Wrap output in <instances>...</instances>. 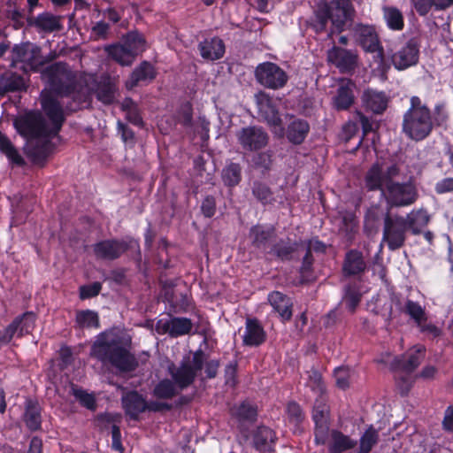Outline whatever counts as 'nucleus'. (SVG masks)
<instances>
[{
  "label": "nucleus",
  "instance_id": "nucleus-1",
  "mask_svg": "<svg viewBox=\"0 0 453 453\" xmlns=\"http://www.w3.org/2000/svg\"><path fill=\"white\" fill-rule=\"evenodd\" d=\"M400 172L396 164L383 171L379 163H374L365 173V188L367 191H380L389 209L411 206L418 200V191L411 179L405 181L395 180Z\"/></svg>",
  "mask_w": 453,
  "mask_h": 453
},
{
  "label": "nucleus",
  "instance_id": "nucleus-2",
  "mask_svg": "<svg viewBox=\"0 0 453 453\" xmlns=\"http://www.w3.org/2000/svg\"><path fill=\"white\" fill-rule=\"evenodd\" d=\"M41 106L51 123L50 127L42 112L29 110L13 120L16 132L27 142L40 139H51L58 134L65 121L63 107L51 92L42 91Z\"/></svg>",
  "mask_w": 453,
  "mask_h": 453
},
{
  "label": "nucleus",
  "instance_id": "nucleus-3",
  "mask_svg": "<svg viewBox=\"0 0 453 453\" xmlns=\"http://www.w3.org/2000/svg\"><path fill=\"white\" fill-rule=\"evenodd\" d=\"M204 358L205 353L198 349L193 353L191 361L189 357H185L179 365L170 363L167 372L171 378L160 380L152 389L151 394L156 401L172 400L190 387L196 381L197 373L203 368Z\"/></svg>",
  "mask_w": 453,
  "mask_h": 453
},
{
  "label": "nucleus",
  "instance_id": "nucleus-4",
  "mask_svg": "<svg viewBox=\"0 0 453 453\" xmlns=\"http://www.w3.org/2000/svg\"><path fill=\"white\" fill-rule=\"evenodd\" d=\"M90 356L120 372H132L138 367L135 357L124 346L122 338L112 331H104L97 335Z\"/></svg>",
  "mask_w": 453,
  "mask_h": 453
},
{
  "label": "nucleus",
  "instance_id": "nucleus-5",
  "mask_svg": "<svg viewBox=\"0 0 453 453\" xmlns=\"http://www.w3.org/2000/svg\"><path fill=\"white\" fill-rule=\"evenodd\" d=\"M42 76L57 96L72 97V102L65 105L67 111H77L88 102V94L77 89L76 76L65 62L59 61L48 65L42 70Z\"/></svg>",
  "mask_w": 453,
  "mask_h": 453
},
{
  "label": "nucleus",
  "instance_id": "nucleus-6",
  "mask_svg": "<svg viewBox=\"0 0 453 453\" xmlns=\"http://www.w3.org/2000/svg\"><path fill=\"white\" fill-rule=\"evenodd\" d=\"M353 6L350 0H331L317 6L313 15L307 21L308 27L317 35L326 31L329 21L332 23L328 35L340 34L345 30L347 21L351 19Z\"/></svg>",
  "mask_w": 453,
  "mask_h": 453
},
{
  "label": "nucleus",
  "instance_id": "nucleus-7",
  "mask_svg": "<svg viewBox=\"0 0 453 453\" xmlns=\"http://www.w3.org/2000/svg\"><path fill=\"white\" fill-rule=\"evenodd\" d=\"M434 129L430 109L418 96L410 99V107L403 116L402 131L410 139L420 142L427 138Z\"/></svg>",
  "mask_w": 453,
  "mask_h": 453
},
{
  "label": "nucleus",
  "instance_id": "nucleus-8",
  "mask_svg": "<svg viewBox=\"0 0 453 453\" xmlns=\"http://www.w3.org/2000/svg\"><path fill=\"white\" fill-rule=\"evenodd\" d=\"M355 43L365 53L375 54V61L383 72L388 69L385 63V51L375 25L358 22L351 28Z\"/></svg>",
  "mask_w": 453,
  "mask_h": 453
},
{
  "label": "nucleus",
  "instance_id": "nucleus-9",
  "mask_svg": "<svg viewBox=\"0 0 453 453\" xmlns=\"http://www.w3.org/2000/svg\"><path fill=\"white\" fill-rule=\"evenodd\" d=\"M121 405L126 416L131 420L139 421L140 415L145 411L163 412L173 409V403L160 401L147 402L137 390H130L121 396Z\"/></svg>",
  "mask_w": 453,
  "mask_h": 453
},
{
  "label": "nucleus",
  "instance_id": "nucleus-10",
  "mask_svg": "<svg viewBox=\"0 0 453 453\" xmlns=\"http://www.w3.org/2000/svg\"><path fill=\"white\" fill-rule=\"evenodd\" d=\"M231 418L234 421L236 428L244 442L250 439V428L258 418L257 405L246 399L234 404L229 410Z\"/></svg>",
  "mask_w": 453,
  "mask_h": 453
},
{
  "label": "nucleus",
  "instance_id": "nucleus-11",
  "mask_svg": "<svg viewBox=\"0 0 453 453\" xmlns=\"http://www.w3.org/2000/svg\"><path fill=\"white\" fill-rule=\"evenodd\" d=\"M37 316L34 311H25L15 317L8 326L0 330V345H8L14 336L21 339L31 334Z\"/></svg>",
  "mask_w": 453,
  "mask_h": 453
},
{
  "label": "nucleus",
  "instance_id": "nucleus-12",
  "mask_svg": "<svg viewBox=\"0 0 453 453\" xmlns=\"http://www.w3.org/2000/svg\"><path fill=\"white\" fill-rule=\"evenodd\" d=\"M256 81L262 87L277 90L288 83V73L276 63L265 61L257 65L254 71Z\"/></svg>",
  "mask_w": 453,
  "mask_h": 453
},
{
  "label": "nucleus",
  "instance_id": "nucleus-13",
  "mask_svg": "<svg viewBox=\"0 0 453 453\" xmlns=\"http://www.w3.org/2000/svg\"><path fill=\"white\" fill-rule=\"evenodd\" d=\"M330 408L327 404V398L316 397L311 412V418L314 423V443L325 445L328 441L330 429Z\"/></svg>",
  "mask_w": 453,
  "mask_h": 453
},
{
  "label": "nucleus",
  "instance_id": "nucleus-14",
  "mask_svg": "<svg viewBox=\"0 0 453 453\" xmlns=\"http://www.w3.org/2000/svg\"><path fill=\"white\" fill-rule=\"evenodd\" d=\"M421 39L418 36L409 38L396 51L391 54L390 61L397 71H404L415 66L419 61Z\"/></svg>",
  "mask_w": 453,
  "mask_h": 453
},
{
  "label": "nucleus",
  "instance_id": "nucleus-15",
  "mask_svg": "<svg viewBox=\"0 0 453 453\" xmlns=\"http://www.w3.org/2000/svg\"><path fill=\"white\" fill-rule=\"evenodd\" d=\"M239 145L244 151L257 152L265 149L269 142V134L261 126L242 127L236 133Z\"/></svg>",
  "mask_w": 453,
  "mask_h": 453
},
{
  "label": "nucleus",
  "instance_id": "nucleus-16",
  "mask_svg": "<svg viewBox=\"0 0 453 453\" xmlns=\"http://www.w3.org/2000/svg\"><path fill=\"white\" fill-rule=\"evenodd\" d=\"M409 230L403 216L391 217L388 212L384 218L383 241L390 250H395L404 245L406 232Z\"/></svg>",
  "mask_w": 453,
  "mask_h": 453
},
{
  "label": "nucleus",
  "instance_id": "nucleus-17",
  "mask_svg": "<svg viewBox=\"0 0 453 453\" xmlns=\"http://www.w3.org/2000/svg\"><path fill=\"white\" fill-rule=\"evenodd\" d=\"M13 63H23L30 71L38 72L44 65L42 60L41 48L30 42L15 44L12 49Z\"/></svg>",
  "mask_w": 453,
  "mask_h": 453
},
{
  "label": "nucleus",
  "instance_id": "nucleus-18",
  "mask_svg": "<svg viewBox=\"0 0 453 453\" xmlns=\"http://www.w3.org/2000/svg\"><path fill=\"white\" fill-rule=\"evenodd\" d=\"M130 249V244L123 239H105L93 245V253L97 259L113 261L119 258Z\"/></svg>",
  "mask_w": 453,
  "mask_h": 453
},
{
  "label": "nucleus",
  "instance_id": "nucleus-19",
  "mask_svg": "<svg viewBox=\"0 0 453 453\" xmlns=\"http://www.w3.org/2000/svg\"><path fill=\"white\" fill-rule=\"evenodd\" d=\"M63 19L61 15L44 11L36 16L28 15L26 22L28 27L35 28L39 34H52L63 30Z\"/></svg>",
  "mask_w": 453,
  "mask_h": 453
},
{
  "label": "nucleus",
  "instance_id": "nucleus-20",
  "mask_svg": "<svg viewBox=\"0 0 453 453\" xmlns=\"http://www.w3.org/2000/svg\"><path fill=\"white\" fill-rule=\"evenodd\" d=\"M278 441L276 432L265 425H259L252 431L250 430L251 447L259 453H273Z\"/></svg>",
  "mask_w": 453,
  "mask_h": 453
},
{
  "label": "nucleus",
  "instance_id": "nucleus-21",
  "mask_svg": "<svg viewBox=\"0 0 453 453\" xmlns=\"http://www.w3.org/2000/svg\"><path fill=\"white\" fill-rule=\"evenodd\" d=\"M327 59L341 73L349 74L357 66L358 56L354 50L334 46L328 50Z\"/></svg>",
  "mask_w": 453,
  "mask_h": 453
},
{
  "label": "nucleus",
  "instance_id": "nucleus-22",
  "mask_svg": "<svg viewBox=\"0 0 453 453\" xmlns=\"http://www.w3.org/2000/svg\"><path fill=\"white\" fill-rule=\"evenodd\" d=\"M355 82L350 79H342L335 95L332 98V106L338 111L349 110L355 103Z\"/></svg>",
  "mask_w": 453,
  "mask_h": 453
},
{
  "label": "nucleus",
  "instance_id": "nucleus-23",
  "mask_svg": "<svg viewBox=\"0 0 453 453\" xmlns=\"http://www.w3.org/2000/svg\"><path fill=\"white\" fill-rule=\"evenodd\" d=\"M155 66L149 61H142L131 73L128 80L126 81V88L132 90L140 85H148L157 77Z\"/></svg>",
  "mask_w": 453,
  "mask_h": 453
},
{
  "label": "nucleus",
  "instance_id": "nucleus-24",
  "mask_svg": "<svg viewBox=\"0 0 453 453\" xmlns=\"http://www.w3.org/2000/svg\"><path fill=\"white\" fill-rule=\"evenodd\" d=\"M367 270V263L365 260L363 252L351 249L345 253L342 262V272L344 277L349 278L359 276Z\"/></svg>",
  "mask_w": 453,
  "mask_h": 453
},
{
  "label": "nucleus",
  "instance_id": "nucleus-25",
  "mask_svg": "<svg viewBox=\"0 0 453 453\" xmlns=\"http://www.w3.org/2000/svg\"><path fill=\"white\" fill-rule=\"evenodd\" d=\"M197 49L201 58L211 62L221 59L226 53L225 42L219 36L204 38L198 43Z\"/></svg>",
  "mask_w": 453,
  "mask_h": 453
},
{
  "label": "nucleus",
  "instance_id": "nucleus-26",
  "mask_svg": "<svg viewBox=\"0 0 453 453\" xmlns=\"http://www.w3.org/2000/svg\"><path fill=\"white\" fill-rule=\"evenodd\" d=\"M267 300L273 311L279 314L281 322L286 323L292 319L294 303L291 297L274 290L268 294Z\"/></svg>",
  "mask_w": 453,
  "mask_h": 453
},
{
  "label": "nucleus",
  "instance_id": "nucleus-27",
  "mask_svg": "<svg viewBox=\"0 0 453 453\" xmlns=\"http://www.w3.org/2000/svg\"><path fill=\"white\" fill-rule=\"evenodd\" d=\"M267 334L257 318H248L245 321V331L242 344L246 347H259L266 341Z\"/></svg>",
  "mask_w": 453,
  "mask_h": 453
},
{
  "label": "nucleus",
  "instance_id": "nucleus-28",
  "mask_svg": "<svg viewBox=\"0 0 453 453\" xmlns=\"http://www.w3.org/2000/svg\"><path fill=\"white\" fill-rule=\"evenodd\" d=\"M310 130L311 127L306 119L292 116L287 125L285 136L289 143L297 146L304 142Z\"/></svg>",
  "mask_w": 453,
  "mask_h": 453
},
{
  "label": "nucleus",
  "instance_id": "nucleus-29",
  "mask_svg": "<svg viewBox=\"0 0 453 453\" xmlns=\"http://www.w3.org/2000/svg\"><path fill=\"white\" fill-rule=\"evenodd\" d=\"M52 150L50 139L30 142L25 150V154L35 165L44 166Z\"/></svg>",
  "mask_w": 453,
  "mask_h": 453
},
{
  "label": "nucleus",
  "instance_id": "nucleus-30",
  "mask_svg": "<svg viewBox=\"0 0 453 453\" xmlns=\"http://www.w3.org/2000/svg\"><path fill=\"white\" fill-rule=\"evenodd\" d=\"M299 242H291L290 238L280 239L270 250V254L281 262H290L297 258L296 252Z\"/></svg>",
  "mask_w": 453,
  "mask_h": 453
},
{
  "label": "nucleus",
  "instance_id": "nucleus-31",
  "mask_svg": "<svg viewBox=\"0 0 453 453\" xmlns=\"http://www.w3.org/2000/svg\"><path fill=\"white\" fill-rule=\"evenodd\" d=\"M22 419L30 432L42 429V407L38 401L29 399L26 402Z\"/></svg>",
  "mask_w": 453,
  "mask_h": 453
},
{
  "label": "nucleus",
  "instance_id": "nucleus-32",
  "mask_svg": "<svg viewBox=\"0 0 453 453\" xmlns=\"http://www.w3.org/2000/svg\"><path fill=\"white\" fill-rule=\"evenodd\" d=\"M330 441L328 443L329 453H344L353 449L357 441L349 435L338 429H329Z\"/></svg>",
  "mask_w": 453,
  "mask_h": 453
},
{
  "label": "nucleus",
  "instance_id": "nucleus-33",
  "mask_svg": "<svg viewBox=\"0 0 453 453\" xmlns=\"http://www.w3.org/2000/svg\"><path fill=\"white\" fill-rule=\"evenodd\" d=\"M24 78L13 72H5L0 75V96L8 93L26 90Z\"/></svg>",
  "mask_w": 453,
  "mask_h": 453
},
{
  "label": "nucleus",
  "instance_id": "nucleus-34",
  "mask_svg": "<svg viewBox=\"0 0 453 453\" xmlns=\"http://www.w3.org/2000/svg\"><path fill=\"white\" fill-rule=\"evenodd\" d=\"M0 152L4 154L10 165L18 167H24L27 165V162L18 149L14 146L9 137L0 131Z\"/></svg>",
  "mask_w": 453,
  "mask_h": 453
},
{
  "label": "nucleus",
  "instance_id": "nucleus-35",
  "mask_svg": "<svg viewBox=\"0 0 453 453\" xmlns=\"http://www.w3.org/2000/svg\"><path fill=\"white\" fill-rule=\"evenodd\" d=\"M250 236L253 247L265 250L269 242L275 236V227L273 226H253L250 230Z\"/></svg>",
  "mask_w": 453,
  "mask_h": 453
},
{
  "label": "nucleus",
  "instance_id": "nucleus-36",
  "mask_svg": "<svg viewBox=\"0 0 453 453\" xmlns=\"http://www.w3.org/2000/svg\"><path fill=\"white\" fill-rule=\"evenodd\" d=\"M362 99L365 107L376 114H381L387 109L388 98L384 92L368 88L364 91Z\"/></svg>",
  "mask_w": 453,
  "mask_h": 453
},
{
  "label": "nucleus",
  "instance_id": "nucleus-37",
  "mask_svg": "<svg viewBox=\"0 0 453 453\" xmlns=\"http://www.w3.org/2000/svg\"><path fill=\"white\" fill-rule=\"evenodd\" d=\"M314 263V256L310 254V251L305 252L298 268V285H307L316 281L317 277L315 274Z\"/></svg>",
  "mask_w": 453,
  "mask_h": 453
},
{
  "label": "nucleus",
  "instance_id": "nucleus-38",
  "mask_svg": "<svg viewBox=\"0 0 453 453\" xmlns=\"http://www.w3.org/2000/svg\"><path fill=\"white\" fill-rule=\"evenodd\" d=\"M403 220L412 234H418L421 229L428 224L430 217L426 210L419 209L411 211L406 217H403Z\"/></svg>",
  "mask_w": 453,
  "mask_h": 453
},
{
  "label": "nucleus",
  "instance_id": "nucleus-39",
  "mask_svg": "<svg viewBox=\"0 0 453 453\" xmlns=\"http://www.w3.org/2000/svg\"><path fill=\"white\" fill-rule=\"evenodd\" d=\"M420 365V351L396 357L392 362V368L411 374Z\"/></svg>",
  "mask_w": 453,
  "mask_h": 453
},
{
  "label": "nucleus",
  "instance_id": "nucleus-40",
  "mask_svg": "<svg viewBox=\"0 0 453 453\" xmlns=\"http://www.w3.org/2000/svg\"><path fill=\"white\" fill-rule=\"evenodd\" d=\"M383 19L389 30L402 31L404 28V18L403 12L395 6L382 7Z\"/></svg>",
  "mask_w": 453,
  "mask_h": 453
},
{
  "label": "nucleus",
  "instance_id": "nucleus-41",
  "mask_svg": "<svg viewBox=\"0 0 453 453\" xmlns=\"http://www.w3.org/2000/svg\"><path fill=\"white\" fill-rule=\"evenodd\" d=\"M108 57L123 66L131 65L134 60L133 55L123 43H114L104 48Z\"/></svg>",
  "mask_w": 453,
  "mask_h": 453
},
{
  "label": "nucleus",
  "instance_id": "nucleus-42",
  "mask_svg": "<svg viewBox=\"0 0 453 453\" xmlns=\"http://www.w3.org/2000/svg\"><path fill=\"white\" fill-rule=\"evenodd\" d=\"M416 12L426 16L432 8L437 11L445 10L453 5V0H411Z\"/></svg>",
  "mask_w": 453,
  "mask_h": 453
},
{
  "label": "nucleus",
  "instance_id": "nucleus-43",
  "mask_svg": "<svg viewBox=\"0 0 453 453\" xmlns=\"http://www.w3.org/2000/svg\"><path fill=\"white\" fill-rule=\"evenodd\" d=\"M306 387H308L317 397H326V388L321 372L314 366L307 371Z\"/></svg>",
  "mask_w": 453,
  "mask_h": 453
},
{
  "label": "nucleus",
  "instance_id": "nucleus-44",
  "mask_svg": "<svg viewBox=\"0 0 453 453\" xmlns=\"http://www.w3.org/2000/svg\"><path fill=\"white\" fill-rule=\"evenodd\" d=\"M380 440L379 431L372 425L369 426L359 438L357 453H370Z\"/></svg>",
  "mask_w": 453,
  "mask_h": 453
},
{
  "label": "nucleus",
  "instance_id": "nucleus-45",
  "mask_svg": "<svg viewBox=\"0 0 453 453\" xmlns=\"http://www.w3.org/2000/svg\"><path fill=\"white\" fill-rule=\"evenodd\" d=\"M222 181L225 186L234 188L242 180V166L239 163L227 164L221 173Z\"/></svg>",
  "mask_w": 453,
  "mask_h": 453
},
{
  "label": "nucleus",
  "instance_id": "nucleus-46",
  "mask_svg": "<svg viewBox=\"0 0 453 453\" xmlns=\"http://www.w3.org/2000/svg\"><path fill=\"white\" fill-rule=\"evenodd\" d=\"M251 192L257 202L263 205L271 204L275 201L272 188L265 182L261 180L253 181Z\"/></svg>",
  "mask_w": 453,
  "mask_h": 453
},
{
  "label": "nucleus",
  "instance_id": "nucleus-47",
  "mask_svg": "<svg viewBox=\"0 0 453 453\" xmlns=\"http://www.w3.org/2000/svg\"><path fill=\"white\" fill-rule=\"evenodd\" d=\"M122 43L134 58L145 50L146 41L143 35L136 31L127 33Z\"/></svg>",
  "mask_w": 453,
  "mask_h": 453
},
{
  "label": "nucleus",
  "instance_id": "nucleus-48",
  "mask_svg": "<svg viewBox=\"0 0 453 453\" xmlns=\"http://www.w3.org/2000/svg\"><path fill=\"white\" fill-rule=\"evenodd\" d=\"M75 322L81 328H99L100 320L96 311L81 310L76 312Z\"/></svg>",
  "mask_w": 453,
  "mask_h": 453
},
{
  "label": "nucleus",
  "instance_id": "nucleus-49",
  "mask_svg": "<svg viewBox=\"0 0 453 453\" xmlns=\"http://www.w3.org/2000/svg\"><path fill=\"white\" fill-rule=\"evenodd\" d=\"M193 327V323L190 319L185 317H173L171 319V332L172 338H177L182 335L188 334Z\"/></svg>",
  "mask_w": 453,
  "mask_h": 453
},
{
  "label": "nucleus",
  "instance_id": "nucleus-50",
  "mask_svg": "<svg viewBox=\"0 0 453 453\" xmlns=\"http://www.w3.org/2000/svg\"><path fill=\"white\" fill-rule=\"evenodd\" d=\"M115 86L110 81H101L97 84L96 88V96L98 101L106 105H110L115 99Z\"/></svg>",
  "mask_w": 453,
  "mask_h": 453
},
{
  "label": "nucleus",
  "instance_id": "nucleus-51",
  "mask_svg": "<svg viewBox=\"0 0 453 453\" xmlns=\"http://www.w3.org/2000/svg\"><path fill=\"white\" fill-rule=\"evenodd\" d=\"M95 421L101 432L108 430L116 424L120 425L122 422V415L119 412H101L96 414Z\"/></svg>",
  "mask_w": 453,
  "mask_h": 453
},
{
  "label": "nucleus",
  "instance_id": "nucleus-52",
  "mask_svg": "<svg viewBox=\"0 0 453 453\" xmlns=\"http://www.w3.org/2000/svg\"><path fill=\"white\" fill-rule=\"evenodd\" d=\"M362 295L356 284H348L344 288L343 301L346 308L354 312L361 302Z\"/></svg>",
  "mask_w": 453,
  "mask_h": 453
},
{
  "label": "nucleus",
  "instance_id": "nucleus-53",
  "mask_svg": "<svg viewBox=\"0 0 453 453\" xmlns=\"http://www.w3.org/2000/svg\"><path fill=\"white\" fill-rule=\"evenodd\" d=\"M288 420L295 426H299L305 419V412L302 406L296 401H289L285 409Z\"/></svg>",
  "mask_w": 453,
  "mask_h": 453
},
{
  "label": "nucleus",
  "instance_id": "nucleus-54",
  "mask_svg": "<svg viewBox=\"0 0 453 453\" xmlns=\"http://www.w3.org/2000/svg\"><path fill=\"white\" fill-rule=\"evenodd\" d=\"M73 395L79 401L80 404L89 411H96V400L93 394H89L76 385L71 387Z\"/></svg>",
  "mask_w": 453,
  "mask_h": 453
},
{
  "label": "nucleus",
  "instance_id": "nucleus-55",
  "mask_svg": "<svg viewBox=\"0 0 453 453\" xmlns=\"http://www.w3.org/2000/svg\"><path fill=\"white\" fill-rule=\"evenodd\" d=\"M7 9L5 10V16L12 22L14 29L19 30L25 25V15L22 11L16 8V4L11 0L6 3Z\"/></svg>",
  "mask_w": 453,
  "mask_h": 453
},
{
  "label": "nucleus",
  "instance_id": "nucleus-56",
  "mask_svg": "<svg viewBox=\"0 0 453 453\" xmlns=\"http://www.w3.org/2000/svg\"><path fill=\"white\" fill-rule=\"evenodd\" d=\"M404 312L413 319L418 326L421 322L426 321L425 310L418 302L408 299L405 303Z\"/></svg>",
  "mask_w": 453,
  "mask_h": 453
},
{
  "label": "nucleus",
  "instance_id": "nucleus-57",
  "mask_svg": "<svg viewBox=\"0 0 453 453\" xmlns=\"http://www.w3.org/2000/svg\"><path fill=\"white\" fill-rule=\"evenodd\" d=\"M103 285L99 281H95L91 284L81 285L79 288V297L81 300H87L97 296Z\"/></svg>",
  "mask_w": 453,
  "mask_h": 453
},
{
  "label": "nucleus",
  "instance_id": "nucleus-58",
  "mask_svg": "<svg viewBox=\"0 0 453 453\" xmlns=\"http://www.w3.org/2000/svg\"><path fill=\"white\" fill-rule=\"evenodd\" d=\"M342 231L348 239H353L358 229V222L356 216L352 213H347L342 217Z\"/></svg>",
  "mask_w": 453,
  "mask_h": 453
},
{
  "label": "nucleus",
  "instance_id": "nucleus-59",
  "mask_svg": "<svg viewBox=\"0 0 453 453\" xmlns=\"http://www.w3.org/2000/svg\"><path fill=\"white\" fill-rule=\"evenodd\" d=\"M334 375L335 378L336 386L345 390L349 387L350 371L348 367L339 366L334 369Z\"/></svg>",
  "mask_w": 453,
  "mask_h": 453
},
{
  "label": "nucleus",
  "instance_id": "nucleus-60",
  "mask_svg": "<svg viewBox=\"0 0 453 453\" xmlns=\"http://www.w3.org/2000/svg\"><path fill=\"white\" fill-rule=\"evenodd\" d=\"M200 209L204 218L211 219L217 211L216 198L211 195H207L203 199Z\"/></svg>",
  "mask_w": 453,
  "mask_h": 453
},
{
  "label": "nucleus",
  "instance_id": "nucleus-61",
  "mask_svg": "<svg viewBox=\"0 0 453 453\" xmlns=\"http://www.w3.org/2000/svg\"><path fill=\"white\" fill-rule=\"evenodd\" d=\"M432 117H433L434 127V126H436V127L446 126L448 119H449V115L445 110V106L443 104H435V106L434 108V115H432Z\"/></svg>",
  "mask_w": 453,
  "mask_h": 453
},
{
  "label": "nucleus",
  "instance_id": "nucleus-62",
  "mask_svg": "<svg viewBox=\"0 0 453 453\" xmlns=\"http://www.w3.org/2000/svg\"><path fill=\"white\" fill-rule=\"evenodd\" d=\"M73 361V351L69 346H62L59 349L58 368L65 370Z\"/></svg>",
  "mask_w": 453,
  "mask_h": 453
},
{
  "label": "nucleus",
  "instance_id": "nucleus-63",
  "mask_svg": "<svg viewBox=\"0 0 453 453\" xmlns=\"http://www.w3.org/2000/svg\"><path fill=\"white\" fill-rule=\"evenodd\" d=\"M305 245H306L305 252L310 251V254H312V255H313V252L319 253V254H326V250H327L326 244L324 242L320 241L317 236L311 238L309 240H306Z\"/></svg>",
  "mask_w": 453,
  "mask_h": 453
},
{
  "label": "nucleus",
  "instance_id": "nucleus-64",
  "mask_svg": "<svg viewBox=\"0 0 453 453\" xmlns=\"http://www.w3.org/2000/svg\"><path fill=\"white\" fill-rule=\"evenodd\" d=\"M396 388L402 396H405L411 391L413 381L410 374L401 375L395 377Z\"/></svg>",
  "mask_w": 453,
  "mask_h": 453
}]
</instances>
